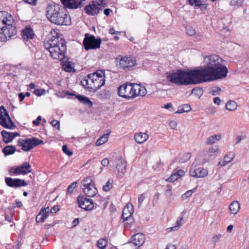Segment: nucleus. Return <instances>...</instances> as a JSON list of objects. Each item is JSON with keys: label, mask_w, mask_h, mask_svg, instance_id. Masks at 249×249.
<instances>
[{"label": "nucleus", "mask_w": 249, "mask_h": 249, "mask_svg": "<svg viewBox=\"0 0 249 249\" xmlns=\"http://www.w3.org/2000/svg\"><path fill=\"white\" fill-rule=\"evenodd\" d=\"M224 60L216 54L204 58V68L189 71L178 70L176 72L166 73L167 80L178 85L198 84L204 82L222 79L228 72L223 65Z\"/></svg>", "instance_id": "1"}, {"label": "nucleus", "mask_w": 249, "mask_h": 249, "mask_svg": "<svg viewBox=\"0 0 249 249\" xmlns=\"http://www.w3.org/2000/svg\"><path fill=\"white\" fill-rule=\"evenodd\" d=\"M46 16L52 23L57 25H69L71 19L65 7L58 5H49L47 8Z\"/></svg>", "instance_id": "2"}, {"label": "nucleus", "mask_w": 249, "mask_h": 249, "mask_svg": "<svg viewBox=\"0 0 249 249\" xmlns=\"http://www.w3.org/2000/svg\"><path fill=\"white\" fill-rule=\"evenodd\" d=\"M14 22L11 15L0 11V41L5 42L16 35L17 30Z\"/></svg>", "instance_id": "3"}, {"label": "nucleus", "mask_w": 249, "mask_h": 249, "mask_svg": "<svg viewBox=\"0 0 249 249\" xmlns=\"http://www.w3.org/2000/svg\"><path fill=\"white\" fill-rule=\"evenodd\" d=\"M44 47L50 52V56L55 59H63L67 50L65 40L57 36H53L45 42Z\"/></svg>", "instance_id": "4"}, {"label": "nucleus", "mask_w": 249, "mask_h": 249, "mask_svg": "<svg viewBox=\"0 0 249 249\" xmlns=\"http://www.w3.org/2000/svg\"><path fill=\"white\" fill-rule=\"evenodd\" d=\"M105 73L104 71L98 70L88 75V79H83L81 85L90 91H95L105 84Z\"/></svg>", "instance_id": "5"}, {"label": "nucleus", "mask_w": 249, "mask_h": 249, "mask_svg": "<svg viewBox=\"0 0 249 249\" xmlns=\"http://www.w3.org/2000/svg\"><path fill=\"white\" fill-rule=\"evenodd\" d=\"M116 66L118 69L128 70L136 65L135 57L130 55H119L115 59Z\"/></svg>", "instance_id": "6"}, {"label": "nucleus", "mask_w": 249, "mask_h": 249, "mask_svg": "<svg viewBox=\"0 0 249 249\" xmlns=\"http://www.w3.org/2000/svg\"><path fill=\"white\" fill-rule=\"evenodd\" d=\"M44 143L42 140H39L36 137L27 138L25 139H20L18 141V145L22 147V149L24 151H29L36 146Z\"/></svg>", "instance_id": "7"}, {"label": "nucleus", "mask_w": 249, "mask_h": 249, "mask_svg": "<svg viewBox=\"0 0 249 249\" xmlns=\"http://www.w3.org/2000/svg\"><path fill=\"white\" fill-rule=\"evenodd\" d=\"M118 92L120 96L126 99L136 97V93L134 91V84L127 83L120 85L118 88Z\"/></svg>", "instance_id": "8"}, {"label": "nucleus", "mask_w": 249, "mask_h": 249, "mask_svg": "<svg viewBox=\"0 0 249 249\" xmlns=\"http://www.w3.org/2000/svg\"><path fill=\"white\" fill-rule=\"evenodd\" d=\"M102 42L100 38H96L93 35L86 34L83 40V45L86 50L99 48Z\"/></svg>", "instance_id": "9"}, {"label": "nucleus", "mask_w": 249, "mask_h": 249, "mask_svg": "<svg viewBox=\"0 0 249 249\" xmlns=\"http://www.w3.org/2000/svg\"><path fill=\"white\" fill-rule=\"evenodd\" d=\"M0 124L5 128L10 129H13L16 127L3 106L0 107Z\"/></svg>", "instance_id": "10"}, {"label": "nucleus", "mask_w": 249, "mask_h": 249, "mask_svg": "<svg viewBox=\"0 0 249 249\" xmlns=\"http://www.w3.org/2000/svg\"><path fill=\"white\" fill-rule=\"evenodd\" d=\"M101 10L102 7H100V4L97 1H91L84 8L85 13L92 16L97 15Z\"/></svg>", "instance_id": "11"}, {"label": "nucleus", "mask_w": 249, "mask_h": 249, "mask_svg": "<svg viewBox=\"0 0 249 249\" xmlns=\"http://www.w3.org/2000/svg\"><path fill=\"white\" fill-rule=\"evenodd\" d=\"M77 200L79 206L85 210H91L94 207V203L92 200L87 198L84 196H78Z\"/></svg>", "instance_id": "12"}, {"label": "nucleus", "mask_w": 249, "mask_h": 249, "mask_svg": "<svg viewBox=\"0 0 249 249\" xmlns=\"http://www.w3.org/2000/svg\"><path fill=\"white\" fill-rule=\"evenodd\" d=\"M5 182L8 187L15 188L27 185V182L24 180L19 178H12L10 177H6L5 178Z\"/></svg>", "instance_id": "13"}, {"label": "nucleus", "mask_w": 249, "mask_h": 249, "mask_svg": "<svg viewBox=\"0 0 249 249\" xmlns=\"http://www.w3.org/2000/svg\"><path fill=\"white\" fill-rule=\"evenodd\" d=\"M86 0H61L65 7L75 9L83 6V2Z\"/></svg>", "instance_id": "14"}, {"label": "nucleus", "mask_w": 249, "mask_h": 249, "mask_svg": "<svg viewBox=\"0 0 249 249\" xmlns=\"http://www.w3.org/2000/svg\"><path fill=\"white\" fill-rule=\"evenodd\" d=\"M117 162L116 165V168L118 172L117 177L119 178H121L124 176L126 169V162L120 156H118L116 158Z\"/></svg>", "instance_id": "15"}, {"label": "nucleus", "mask_w": 249, "mask_h": 249, "mask_svg": "<svg viewBox=\"0 0 249 249\" xmlns=\"http://www.w3.org/2000/svg\"><path fill=\"white\" fill-rule=\"evenodd\" d=\"M145 242V236L142 233H138L134 235L130 242L128 244H132L139 248L142 246Z\"/></svg>", "instance_id": "16"}, {"label": "nucleus", "mask_w": 249, "mask_h": 249, "mask_svg": "<svg viewBox=\"0 0 249 249\" xmlns=\"http://www.w3.org/2000/svg\"><path fill=\"white\" fill-rule=\"evenodd\" d=\"M190 175L193 177L196 178H203L207 176L208 171L203 168H197L195 169L193 167H191L189 172Z\"/></svg>", "instance_id": "17"}, {"label": "nucleus", "mask_w": 249, "mask_h": 249, "mask_svg": "<svg viewBox=\"0 0 249 249\" xmlns=\"http://www.w3.org/2000/svg\"><path fill=\"white\" fill-rule=\"evenodd\" d=\"M134 212L133 206L132 204H128L123 209L122 218L124 221L128 220L131 218Z\"/></svg>", "instance_id": "18"}, {"label": "nucleus", "mask_w": 249, "mask_h": 249, "mask_svg": "<svg viewBox=\"0 0 249 249\" xmlns=\"http://www.w3.org/2000/svg\"><path fill=\"white\" fill-rule=\"evenodd\" d=\"M21 35L24 40L27 41L29 39H33L35 34L31 26L27 25L22 30Z\"/></svg>", "instance_id": "19"}, {"label": "nucleus", "mask_w": 249, "mask_h": 249, "mask_svg": "<svg viewBox=\"0 0 249 249\" xmlns=\"http://www.w3.org/2000/svg\"><path fill=\"white\" fill-rule=\"evenodd\" d=\"M3 140L5 143L10 142L16 137L19 136V134L16 132H8L5 130L1 132Z\"/></svg>", "instance_id": "20"}, {"label": "nucleus", "mask_w": 249, "mask_h": 249, "mask_svg": "<svg viewBox=\"0 0 249 249\" xmlns=\"http://www.w3.org/2000/svg\"><path fill=\"white\" fill-rule=\"evenodd\" d=\"M82 189L85 194L89 197H93L98 193V190L94 184L87 186V187H83Z\"/></svg>", "instance_id": "21"}, {"label": "nucleus", "mask_w": 249, "mask_h": 249, "mask_svg": "<svg viewBox=\"0 0 249 249\" xmlns=\"http://www.w3.org/2000/svg\"><path fill=\"white\" fill-rule=\"evenodd\" d=\"M18 168L19 169L20 175H26L32 172L31 166L29 162H25L23 163L19 166H18Z\"/></svg>", "instance_id": "22"}, {"label": "nucleus", "mask_w": 249, "mask_h": 249, "mask_svg": "<svg viewBox=\"0 0 249 249\" xmlns=\"http://www.w3.org/2000/svg\"><path fill=\"white\" fill-rule=\"evenodd\" d=\"M148 138V135L145 133L139 132L134 136L135 141L138 143H144Z\"/></svg>", "instance_id": "23"}, {"label": "nucleus", "mask_w": 249, "mask_h": 249, "mask_svg": "<svg viewBox=\"0 0 249 249\" xmlns=\"http://www.w3.org/2000/svg\"><path fill=\"white\" fill-rule=\"evenodd\" d=\"M184 213H185L183 212L182 213V216L178 217L176 222V226L168 228L166 229L167 232H171L172 231H177L182 226V221H183L184 218L183 215L184 214Z\"/></svg>", "instance_id": "24"}, {"label": "nucleus", "mask_w": 249, "mask_h": 249, "mask_svg": "<svg viewBox=\"0 0 249 249\" xmlns=\"http://www.w3.org/2000/svg\"><path fill=\"white\" fill-rule=\"evenodd\" d=\"M134 91L137 96H144L147 93L146 89L144 87H141L139 85L134 84Z\"/></svg>", "instance_id": "25"}, {"label": "nucleus", "mask_w": 249, "mask_h": 249, "mask_svg": "<svg viewBox=\"0 0 249 249\" xmlns=\"http://www.w3.org/2000/svg\"><path fill=\"white\" fill-rule=\"evenodd\" d=\"M240 208V203L237 201H232L229 206V209L231 213L235 214L239 211Z\"/></svg>", "instance_id": "26"}, {"label": "nucleus", "mask_w": 249, "mask_h": 249, "mask_svg": "<svg viewBox=\"0 0 249 249\" xmlns=\"http://www.w3.org/2000/svg\"><path fill=\"white\" fill-rule=\"evenodd\" d=\"M230 155V153L229 155H226L223 159L219 161L218 165L222 167L227 165L229 162H230L233 160L234 157L232 155H231L232 157H231Z\"/></svg>", "instance_id": "27"}, {"label": "nucleus", "mask_w": 249, "mask_h": 249, "mask_svg": "<svg viewBox=\"0 0 249 249\" xmlns=\"http://www.w3.org/2000/svg\"><path fill=\"white\" fill-rule=\"evenodd\" d=\"M76 98L82 103L84 105L91 107L92 105V102L89 98L81 95H77L76 96Z\"/></svg>", "instance_id": "28"}, {"label": "nucleus", "mask_w": 249, "mask_h": 249, "mask_svg": "<svg viewBox=\"0 0 249 249\" xmlns=\"http://www.w3.org/2000/svg\"><path fill=\"white\" fill-rule=\"evenodd\" d=\"M221 136L219 135H213L208 138L205 142V143L210 145L215 143L217 141L220 140Z\"/></svg>", "instance_id": "29"}, {"label": "nucleus", "mask_w": 249, "mask_h": 249, "mask_svg": "<svg viewBox=\"0 0 249 249\" xmlns=\"http://www.w3.org/2000/svg\"><path fill=\"white\" fill-rule=\"evenodd\" d=\"M16 151V148L13 145L6 146L3 149L2 152L5 156L13 154Z\"/></svg>", "instance_id": "30"}, {"label": "nucleus", "mask_w": 249, "mask_h": 249, "mask_svg": "<svg viewBox=\"0 0 249 249\" xmlns=\"http://www.w3.org/2000/svg\"><path fill=\"white\" fill-rule=\"evenodd\" d=\"M109 135V133L105 134L99 138L96 142V145L100 146L106 142L108 141Z\"/></svg>", "instance_id": "31"}, {"label": "nucleus", "mask_w": 249, "mask_h": 249, "mask_svg": "<svg viewBox=\"0 0 249 249\" xmlns=\"http://www.w3.org/2000/svg\"><path fill=\"white\" fill-rule=\"evenodd\" d=\"M237 104L234 101H230L226 104V108L230 111H233L236 109Z\"/></svg>", "instance_id": "32"}, {"label": "nucleus", "mask_w": 249, "mask_h": 249, "mask_svg": "<svg viewBox=\"0 0 249 249\" xmlns=\"http://www.w3.org/2000/svg\"><path fill=\"white\" fill-rule=\"evenodd\" d=\"M191 109L190 106L188 104H184L181 107H179V109L176 112V113H182L183 112H188Z\"/></svg>", "instance_id": "33"}, {"label": "nucleus", "mask_w": 249, "mask_h": 249, "mask_svg": "<svg viewBox=\"0 0 249 249\" xmlns=\"http://www.w3.org/2000/svg\"><path fill=\"white\" fill-rule=\"evenodd\" d=\"M107 241L104 239L101 238L98 240L96 246L100 249H104L107 245Z\"/></svg>", "instance_id": "34"}, {"label": "nucleus", "mask_w": 249, "mask_h": 249, "mask_svg": "<svg viewBox=\"0 0 249 249\" xmlns=\"http://www.w3.org/2000/svg\"><path fill=\"white\" fill-rule=\"evenodd\" d=\"M94 184L92 183V181L90 177H87L84 178L82 181V187H86L87 186H90Z\"/></svg>", "instance_id": "35"}, {"label": "nucleus", "mask_w": 249, "mask_h": 249, "mask_svg": "<svg viewBox=\"0 0 249 249\" xmlns=\"http://www.w3.org/2000/svg\"><path fill=\"white\" fill-rule=\"evenodd\" d=\"M218 151V147L217 145H213L209 148V149L206 151L205 155L207 154L210 156H212L213 154Z\"/></svg>", "instance_id": "36"}, {"label": "nucleus", "mask_w": 249, "mask_h": 249, "mask_svg": "<svg viewBox=\"0 0 249 249\" xmlns=\"http://www.w3.org/2000/svg\"><path fill=\"white\" fill-rule=\"evenodd\" d=\"M113 179H109L103 186V189L105 192L109 191L112 187Z\"/></svg>", "instance_id": "37"}, {"label": "nucleus", "mask_w": 249, "mask_h": 249, "mask_svg": "<svg viewBox=\"0 0 249 249\" xmlns=\"http://www.w3.org/2000/svg\"><path fill=\"white\" fill-rule=\"evenodd\" d=\"M191 158V155L190 153H185L179 159V162L180 163H184L187 161H188L190 158Z\"/></svg>", "instance_id": "38"}, {"label": "nucleus", "mask_w": 249, "mask_h": 249, "mask_svg": "<svg viewBox=\"0 0 249 249\" xmlns=\"http://www.w3.org/2000/svg\"><path fill=\"white\" fill-rule=\"evenodd\" d=\"M77 182L76 181L73 182L72 183H71L67 188V192L68 193L72 194L74 191L75 188L77 187Z\"/></svg>", "instance_id": "39"}, {"label": "nucleus", "mask_w": 249, "mask_h": 249, "mask_svg": "<svg viewBox=\"0 0 249 249\" xmlns=\"http://www.w3.org/2000/svg\"><path fill=\"white\" fill-rule=\"evenodd\" d=\"M19 169L18 168V166L16 167H11L9 169L8 171L11 175L14 174L15 175H20Z\"/></svg>", "instance_id": "40"}, {"label": "nucleus", "mask_w": 249, "mask_h": 249, "mask_svg": "<svg viewBox=\"0 0 249 249\" xmlns=\"http://www.w3.org/2000/svg\"><path fill=\"white\" fill-rule=\"evenodd\" d=\"M50 209L48 207L47 208H42L41 209L39 213L42 214L43 216H46V218L48 216L50 212Z\"/></svg>", "instance_id": "41"}, {"label": "nucleus", "mask_w": 249, "mask_h": 249, "mask_svg": "<svg viewBox=\"0 0 249 249\" xmlns=\"http://www.w3.org/2000/svg\"><path fill=\"white\" fill-rule=\"evenodd\" d=\"M194 192V190H190L187 191L185 193H184L183 195L181 196V198L182 200H185L187 199L188 197L191 196L193 194V193Z\"/></svg>", "instance_id": "42"}, {"label": "nucleus", "mask_w": 249, "mask_h": 249, "mask_svg": "<svg viewBox=\"0 0 249 249\" xmlns=\"http://www.w3.org/2000/svg\"><path fill=\"white\" fill-rule=\"evenodd\" d=\"M46 218V216H43L41 213H39L36 216V221L38 222H43L45 219Z\"/></svg>", "instance_id": "43"}, {"label": "nucleus", "mask_w": 249, "mask_h": 249, "mask_svg": "<svg viewBox=\"0 0 249 249\" xmlns=\"http://www.w3.org/2000/svg\"><path fill=\"white\" fill-rule=\"evenodd\" d=\"M221 90V89L218 87H213L210 90V93L212 95H216Z\"/></svg>", "instance_id": "44"}, {"label": "nucleus", "mask_w": 249, "mask_h": 249, "mask_svg": "<svg viewBox=\"0 0 249 249\" xmlns=\"http://www.w3.org/2000/svg\"><path fill=\"white\" fill-rule=\"evenodd\" d=\"M178 178V175L176 173L173 174L169 178L166 179L167 181L173 182Z\"/></svg>", "instance_id": "45"}, {"label": "nucleus", "mask_w": 249, "mask_h": 249, "mask_svg": "<svg viewBox=\"0 0 249 249\" xmlns=\"http://www.w3.org/2000/svg\"><path fill=\"white\" fill-rule=\"evenodd\" d=\"M63 152L69 156H71L72 155L73 153L71 151H69L68 147L67 145H64L62 146Z\"/></svg>", "instance_id": "46"}, {"label": "nucleus", "mask_w": 249, "mask_h": 249, "mask_svg": "<svg viewBox=\"0 0 249 249\" xmlns=\"http://www.w3.org/2000/svg\"><path fill=\"white\" fill-rule=\"evenodd\" d=\"M172 187L170 185L166 186V190L165 192V195L168 197H171L172 195Z\"/></svg>", "instance_id": "47"}, {"label": "nucleus", "mask_w": 249, "mask_h": 249, "mask_svg": "<svg viewBox=\"0 0 249 249\" xmlns=\"http://www.w3.org/2000/svg\"><path fill=\"white\" fill-rule=\"evenodd\" d=\"M186 33L189 36H192L196 33L195 29L192 27H188L186 28Z\"/></svg>", "instance_id": "48"}, {"label": "nucleus", "mask_w": 249, "mask_h": 249, "mask_svg": "<svg viewBox=\"0 0 249 249\" xmlns=\"http://www.w3.org/2000/svg\"><path fill=\"white\" fill-rule=\"evenodd\" d=\"M52 125L55 127L57 130H60V123L58 121L53 120L51 122Z\"/></svg>", "instance_id": "49"}, {"label": "nucleus", "mask_w": 249, "mask_h": 249, "mask_svg": "<svg viewBox=\"0 0 249 249\" xmlns=\"http://www.w3.org/2000/svg\"><path fill=\"white\" fill-rule=\"evenodd\" d=\"M203 90L201 88H194L192 89V93L195 94H202Z\"/></svg>", "instance_id": "50"}, {"label": "nucleus", "mask_w": 249, "mask_h": 249, "mask_svg": "<svg viewBox=\"0 0 249 249\" xmlns=\"http://www.w3.org/2000/svg\"><path fill=\"white\" fill-rule=\"evenodd\" d=\"M59 210V207L58 205H54L53 206L50 211L52 213H55L57 212Z\"/></svg>", "instance_id": "51"}, {"label": "nucleus", "mask_w": 249, "mask_h": 249, "mask_svg": "<svg viewBox=\"0 0 249 249\" xmlns=\"http://www.w3.org/2000/svg\"><path fill=\"white\" fill-rule=\"evenodd\" d=\"M44 93V89L40 90L39 89H35L34 91V93L38 96L42 95Z\"/></svg>", "instance_id": "52"}, {"label": "nucleus", "mask_w": 249, "mask_h": 249, "mask_svg": "<svg viewBox=\"0 0 249 249\" xmlns=\"http://www.w3.org/2000/svg\"><path fill=\"white\" fill-rule=\"evenodd\" d=\"M144 198H145V196L143 195V194H141L139 196V197H138V204H139V206L142 205V203Z\"/></svg>", "instance_id": "53"}, {"label": "nucleus", "mask_w": 249, "mask_h": 249, "mask_svg": "<svg viewBox=\"0 0 249 249\" xmlns=\"http://www.w3.org/2000/svg\"><path fill=\"white\" fill-rule=\"evenodd\" d=\"M41 120H42V118H41V117L40 116H38L37 117V118H36V120H34V121H33V124L35 125H36V126H37V125H38L39 124V121H41Z\"/></svg>", "instance_id": "54"}, {"label": "nucleus", "mask_w": 249, "mask_h": 249, "mask_svg": "<svg viewBox=\"0 0 249 249\" xmlns=\"http://www.w3.org/2000/svg\"><path fill=\"white\" fill-rule=\"evenodd\" d=\"M176 174L178 175V177H181L185 175V172L183 170H178L176 172Z\"/></svg>", "instance_id": "55"}, {"label": "nucleus", "mask_w": 249, "mask_h": 249, "mask_svg": "<svg viewBox=\"0 0 249 249\" xmlns=\"http://www.w3.org/2000/svg\"><path fill=\"white\" fill-rule=\"evenodd\" d=\"M222 237V235L221 234H217V235H215L214 236H213V242L216 243L217 242L219 239L220 238Z\"/></svg>", "instance_id": "56"}, {"label": "nucleus", "mask_w": 249, "mask_h": 249, "mask_svg": "<svg viewBox=\"0 0 249 249\" xmlns=\"http://www.w3.org/2000/svg\"><path fill=\"white\" fill-rule=\"evenodd\" d=\"M159 197H160V193L157 192L154 195L153 200V203H157L158 201Z\"/></svg>", "instance_id": "57"}, {"label": "nucleus", "mask_w": 249, "mask_h": 249, "mask_svg": "<svg viewBox=\"0 0 249 249\" xmlns=\"http://www.w3.org/2000/svg\"><path fill=\"white\" fill-rule=\"evenodd\" d=\"M109 163V160L107 158L104 159L101 161V164L103 166H107L108 165Z\"/></svg>", "instance_id": "58"}, {"label": "nucleus", "mask_w": 249, "mask_h": 249, "mask_svg": "<svg viewBox=\"0 0 249 249\" xmlns=\"http://www.w3.org/2000/svg\"><path fill=\"white\" fill-rule=\"evenodd\" d=\"M194 4L195 6L199 7L202 4L200 0H194Z\"/></svg>", "instance_id": "59"}, {"label": "nucleus", "mask_w": 249, "mask_h": 249, "mask_svg": "<svg viewBox=\"0 0 249 249\" xmlns=\"http://www.w3.org/2000/svg\"><path fill=\"white\" fill-rule=\"evenodd\" d=\"M169 125L172 129H175L177 126V124L176 122L172 121L169 123Z\"/></svg>", "instance_id": "60"}, {"label": "nucleus", "mask_w": 249, "mask_h": 249, "mask_svg": "<svg viewBox=\"0 0 249 249\" xmlns=\"http://www.w3.org/2000/svg\"><path fill=\"white\" fill-rule=\"evenodd\" d=\"M37 0H24L26 3L33 5L36 4Z\"/></svg>", "instance_id": "61"}, {"label": "nucleus", "mask_w": 249, "mask_h": 249, "mask_svg": "<svg viewBox=\"0 0 249 249\" xmlns=\"http://www.w3.org/2000/svg\"><path fill=\"white\" fill-rule=\"evenodd\" d=\"M109 33L111 35L121 34L120 32L116 31L114 28H110L109 30Z\"/></svg>", "instance_id": "62"}, {"label": "nucleus", "mask_w": 249, "mask_h": 249, "mask_svg": "<svg viewBox=\"0 0 249 249\" xmlns=\"http://www.w3.org/2000/svg\"><path fill=\"white\" fill-rule=\"evenodd\" d=\"M213 102L214 104L219 105L221 102V100L219 97H216L213 98Z\"/></svg>", "instance_id": "63"}, {"label": "nucleus", "mask_w": 249, "mask_h": 249, "mask_svg": "<svg viewBox=\"0 0 249 249\" xmlns=\"http://www.w3.org/2000/svg\"><path fill=\"white\" fill-rule=\"evenodd\" d=\"M18 98L19 99V101L20 102H22L24 100V99L25 98V95L22 92L19 93L18 94Z\"/></svg>", "instance_id": "64"}]
</instances>
